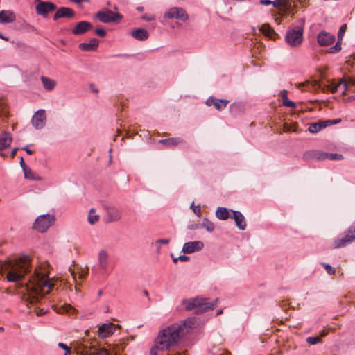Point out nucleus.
Returning <instances> with one entry per match:
<instances>
[{"mask_svg": "<svg viewBox=\"0 0 355 355\" xmlns=\"http://www.w3.org/2000/svg\"><path fill=\"white\" fill-rule=\"evenodd\" d=\"M200 227L207 230V231L211 232L214 230V224L207 218H204Z\"/></svg>", "mask_w": 355, "mask_h": 355, "instance_id": "e433bc0d", "label": "nucleus"}, {"mask_svg": "<svg viewBox=\"0 0 355 355\" xmlns=\"http://www.w3.org/2000/svg\"><path fill=\"white\" fill-rule=\"evenodd\" d=\"M44 88L47 91H52L56 86V81L46 76L40 78Z\"/></svg>", "mask_w": 355, "mask_h": 355, "instance_id": "2f4dec72", "label": "nucleus"}, {"mask_svg": "<svg viewBox=\"0 0 355 355\" xmlns=\"http://www.w3.org/2000/svg\"><path fill=\"white\" fill-rule=\"evenodd\" d=\"M92 28V24H77L76 27L72 29V33L74 35H81Z\"/></svg>", "mask_w": 355, "mask_h": 355, "instance_id": "7c9ffc66", "label": "nucleus"}, {"mask_svg": "<svg viewBox=\"0 0 355 355\" xmlns=\"http://www.w3.org/2000/svg\"><path fill=\"white\" fill-rule=\"evenodd\" d=\"M21 149L25 150L28 155H32L33 153V151L28 148V146H26Z\"/></svg>", "mask_w": 355, "mask_h": 355, "instance_id": "5fc2aeb1", "label": "nucleus"}, {"mask_svg": "<svg viewBox=\"0 0 355 355\" xmlns=\"http://www.w3.org/2000/svg\"><path fill=\"white\" fill-rule=\"evenodd\" d=\"M329 331L327 329H323L320 332L319 336H312V345L318 344L321 342L322 338L325 337Z\"/></svg>", "mask_w": 355, "mask_h": 355, "instance_id": "58836bf2", "label": "nucleus"}, {"mask_svg": "<svg viewBox=\"0 0 355 355\" xmlns=\"http://www.w3.org/2000/svg\"><path fill=\"white\" fill-rule=\"evenodd\" d=\"M272 5L278 10L279 15L282 17L293 15L291 0H275L272 1Z\"/></svg>", "mask_w": 355, "mask_h": 355, "instance_id": "9b49d317", "label": "nucleus"}, {"mask_svg": "<svg viewBox=\"0 0 355 355\" xmlns=\"http://www.w3.org/2000/svg\"><path fill=\"white\" fill-rule=\"evenodd\" d=\"M178 259L180 261H187L189 259V257L186 255H180L178 257Z\"/></svg>", "mask_w": 355, "mask_h": 355, "instance_id": "864d4df0", "label": "nucleus"}, {"mask_svg": "<svg viewBox=\"0 0 355 355\" xmlns=\"http://www.w3.org/2000/svg\"><path fill=\"white\" fill-rule=\"evenodd\" d=\"M60 18L77 19L76 12L69 8L61 7L57 10L53 16V20L57 21Z\"/></svg>", "mask_w": 355, "mask_h": 355, "instance_id": "f3484780", "label": "nucleus"}, {"mask_svg": "<svg viewBox=\"0 0 355 355\" xmlns=\"http://www.w3.org/2000/svg\"><path fill=\"white\" fill-rule=\"evenodd\" d=\"M347 30V24H343L339 28L337 36L336 43L328 49L327 53L329 54H336L341 51V44L343 41V35Z\"/></svg>", "mask_w": 355, "mask_h": 355, "instance_id": "4468645a", "label": "nucleus"}, {"mask_svg": "<svg viewBox=\"0 0 355 355\" xmlns=\"http://www.w3.org/2000/svg\"><path fill=\"white\" fill-rule=\"evenodd\" d=\"M115 331L113 324H103L98 329V334L101 338H107L112 335Z\"/></svg>", "mask_w": 355, "mask_h": 355, "instance_id": "5701e85b", "label": "nucleus"}, {"mask_svg": "<svg viewBox=\"0 0 355 355\" xmlns=\"http://www.w3.org/2000/svg\"><path fill=\"white\" fill-rule=\"evenodd\" d=\"M167 355H182V354H180V352H175V351H171L168 353Z\"/></svg>", "mask_w": 355, "mask_h": 355, "instance_id": "4d7b16f0", "label": "nucleus"}, {"mask_svg": "<svg viewBox=\"0 0 355 355\" xmlns=\"http://www.w3.org/2000/svg\"><path fill=\"white\" fill-rule=\"evenodd\" d=\"M279 96L282 100L283 105L288 107H295V103L293 101L288 100V92L286 90H282L279 93Z\"/></svg>", "mask_w": 355, "mask_h": 355, "instance_id": "473e14b6", "label": "nucleus"}, {"mask_svg": "<svg viewBox=\"0 0 355 355\" xmlns=\"http://www.w3.org/2000/svg\"><path fill=\"white\" fill-rule=\"evenodd\" d=\"M20 166L22 168L23 171H24L25 169L28 168L24 160V158L23 157H20Z\"/></svg>", "mask_w": 355, "mask_h": 355, "instance_id": "3c124183", "label": "nucleus"}, {"mask_svg": "<svg viewBox=\"0 0 355 355\" xmlns=\"http://www.w3.org/2000/svg\"><path fill=\"white\" fill-rule=\"evenodd\" d=\"M141 19L145 21H154L155 20V16L153 14H145L142 15Z\"/></svg>", "mask_w": 355, "mask_h": 355, "instance_id": "a18cd8bd", "label": "nucleus"}, {"mask_svg": "<svg viewBox=\"0 0 355 355\" xmlns=\"http://www.w3.org/2000/svg\"><path fill=\"white\" fill-rule=\"evenodd\" d=\"M308 85H309L308 82H306V83H300V84L299 85V88H300V89H303V88H302V87H305V86L308 87Z\"/></svg>", "mask_w": 355, "mask_h": 355, "instance_id": "13d9d810", "label": "nucleus"}, {"mask_svg": "<svg viewBox=\"0 0 355 355\" xmlns=\"http://www.w3.org/2000/svg\"><path fill=\"white\" fill-rule=\"evenodd\" d=\"M355 240V226H350L344 233L342 237L334 240L332 248H340L346 246Z\"/></svg>", "mask_w": 355, "mask_h": 355, "instance_id": "423d86ee", "label": "nucleus"}, {"mask_svg": "<svg viewBox=\"0 0 355 355\" xmlns=\"http://www.w3.org/2000/svg\"><path fill=\"white\" fill-rule=\"evenodd\" d=\"M35 9L37 14L45 17L49 12H53L56 9V6L50 1H39Z\"/></svg>", "mask_w": 355, "mask_h": 355, "instance_id": "dca6fc26", "label": "nucleus"}, {"mask_svg": "<svg viewBox=\"0 0 355 355\" xmlns=\"http://www.w3.org/2000/svg\"><path fill=\"white\" fill-rule=\"evenodd\" d=\"M99 44V41L96 38H92L88 43H80L79 48L82 51H95Z\"/></svg>", "mask_w": 355, "mask_h": 355, "instance_id": "bb28decb", "label": "nucleus"}, {"mask_svg": "<svg viewBox=\"0 0 355 355\" xmlns=\"http://www.w3.org/2000/svg\"><path fill=\"white\" fill-rule=\"evenodd\" d=\"M303 28L289 29L286 35V42L292 47H296L302 44L303 40Z\"/></svg>", "mask_w": 355, "mask_h": 355, "instance_id": "1a4fd4ad", "label": "nucleus"}, {"mask_svg": "<svg viewBox=\"0 0 355 355\" xmlns=\"http://www.w3.org/2000/svg\"><path fill=\"white\" fill-rule=\"evenodd\" d=\"M309 153L307 152L304 155V158L305 159H308L309 158Z\"/></svg>", "mask_w": 355, "mask_h": 355, "instance_id": "052dcab7", "label": "nucleus"}, {"mask_svg": "<svg viewBox=\"0 0 355 355\" xmlns=\"http://www.w3.org/2000/svg\"><path fill=\"white\" fill-rule=\"evenodd\" d=\"M170 243L169 239H160L157 240L156 243H161V244H168Z\"/></svg>", "mask_w": 355, "mask_h": 355, "instance_id": "8fccbe9b", "label": "nucleus"}, {"mask_svg": "<svg viewBox=\"0 0 355 355\" xmlns=\"http://www.w3.org/2000/svg\"><path fill=\"white\" fill-rule=\"evenodd\" d=\"M58 347L65 350V355H68L69 354H70V348L66 344L63 343H59Z\"/></svg>", "mask_w": 355, "mask_h": 355, "instance_id": "49530a36", "label": "nucleus"}, {"mask_svg": "<svg viewBox=\"0 0 355 355\" xmlns=\"http://www.w3.org/2000/svg\"><path fill=\"white\" fill-rule=\"evenodd\" d=\"M179 259L178 258H173V261L174 263H177V261H178Z\"/></svg>", "mask_w": 355, "mask_h": 355, "instance_id": "338daca9", "label": "nucleus"}, {"mask_svg": "<svg viewBox=\"0 0 355 355\" xmlns=\"http://www.w3.org/2000/svg\"><path fill=\"white\" fill-rule=\"evenodd\" d=\"M166 19H176L184 21L188 19L189 15L186 10L180 7H173L164 13Z\"/></svg>", "mask_w": 355, "mask_h": 355, "instance_id": "f8f14e48", "label": "nucleus"}, {"mask_svg": "<svg viewBox=\"0 0 355 355\" xmlns=\"http://www.w3.org/2000/svg\"><path fill=\"white\" fill-rule=\"evenodd\" d=\"M105 209L108 216V220L110 222L117 221L121 218V212L116 207L106 206Z\"/></svg>", "mask_w": 355, "mask_h": 355, "instance_id": "b1692460", "label": "nucleus"}, {"mask_svg": "<svg viewBox=\"0 0 355 355\" xmlns=\"http://www.w3.org/2000/svg\"><path fill=\"white\" fill-rule=\"evenodd\" d=\"M19 25L17 27H16L17 29L30 32L33 31V27L30 24H17Z\"/></svg>", "mask_w": 355, "mask_h": 355, "instance_id": "ea45409f", "label": "nucleus"}, {"mask_svg": "<svg viewBox=\"0 0 355 355\" xmlns=\"http://www.w3.org/2000/svg\"><path fill=\"white\" fill-rule=\"evenodd\" d=\"M159 143L163 144L166 146H175L180 144L184 143V141L180 137H171L159 141Z\"/></svg>", "mask_w": 355, "mask_h": 355, "instance_id": "c756f323", "label": "nucleus"}, {"mask_svg": "<svg viewBox=\"0 0 355 355\" xmlns=\"http://www.w3.org/2000/svg\"><path fill=\"white\" fill-rule=\"evenodd\" d=\"M204 244L200 241L187 242L183 245L182 251L184 254H191L193 252L201 250Z\"/></svg>", "mask_w": 355, "mask_h": 355, "instance_id": "6ab92c4d", "label": "nucleus"}, {"mask_svg": "<svg viewBox=\"0 0 355 355\" xmlns=\"http://www.w3.org/2000/svg\"><path fill=\"white\" fill-rule=\"evenodd\" d=\"M191 208L193 209V211L194 212V214L196 215H197L198 216H199L200 215V212H201V207L200 206H195L193 205V204H192L191 205Z\"/></svg>", "mask_w": 355, "mask_h": 355, "instance_id": "de8ad7c7", "label": "nucleus"}, {"mask_svg": "<svg viewBox=\"0 0 355 355\" xmlns=\"http://www.w3.org/2000/svg\"><path fill=\"white\" fill-rule=\"evenodd\" d=\"M95 33L99 37H105L106 35V31L103 28H98L95 30Z\"/></svg>", "mask_w": 355, "mask_h": 355, "instance_id": "09e8293b", "label": "nucleus"}, {"mask_svg": "<svg viewBox=\"0 0 355 355\" xmlns=\"http://www.w3.org/2000/svg\"><path fill=\"white\" fill-rule=\"evenodd\" d=\"M12 138L10 133L8 132H3L0 135V151L3 150L9 147L12 143Z\"/></svg>", "mask_w": 355, "mask_h": 355, "instance_id": "a878e982", "label": "nucleus"}, {"mask_svg": "<svg viewBox=\"0 0 355 355\" xmlns=\"http://www.w3.org/2000/svg\"><path fill=\"white\" fill-rule=\"evenodd\" d=\"M0 37L3 39L4 40H8V37H3V35H0Z\"/></svg>", "mask_w": 355, "mask_h": 355, "instance_id": "69168bd1", "label": "nucleus"}, {"mask_svg": "<svg viewBox=\"0 0 355 355\" xmlns=\"http://www.w3.org/2000/svg\"><path fill=\"white\" fill-rule=\"evenodd\" d=\"M233 214L232 218L234 219L236 226L239 229L244 230L246 227L245 217L239 211L231 210Z\"/></svg>", "mask_w": 355, "mask_h": 355, "instance_id": "393cba45", "label": "nucleus"}, {"mask_svg": "<svg viewBox=\"0 0 355 355\" xmlns=\"http://www.w3.org/2000/svg\"><path fill=\"white\" fill-rule=\"evenodd\" d=\"M347 88V84L344 80H341L336 85L333 86L331 88L332 93H342L343 94Z\"/></svg>", "mask_w": 355, "mask_h": 355, "instance_id": "72a5a7b5", "label": "nucleus"}, {"mask_svg": "<svg viewBox=\"0 0 355 355\" xmlns=\"http://www.w3.org/2000/svg\"><path fill=\"white\" fill-rule=\"evenodd\" d=\"M340 121V119H337L333 120L327 119L324 121H318V122L312 123V133H316L328 126L338 124Z\"/></svg>", "mask_w": 355, "mask_h": 355, "instance_id": "a211bd4d", "label": "nucleus"}, {"mask_svg": "<svg viewBox=\"0 0 355 355\" xmlns=\"http://www.w3.org/2000/svg\"><path fill=\"white\" fill-rule=\"evenodd\" d=\"M94 211V209H91L89 214L88 216V222L92 225L94 224L96 221H98L99 218L98 215H92V213Z\"/></svg>", "mask_w": 355, "mask_h": 355, "instance_id": "a19ab883", "label": "nucleus"}, {"mask_svg": "<svg viewBox=\"0 0 355 355\" xmlns=\"http://www.w3.org/2000/svg\"><path fill=\"white\" fill-rule=\"evenodd\" d=\"M229 101L226 99H218L213 96L209 97L206 101L207 106H214L218 111L225 109Z\"/></svg>", "mask_w": 355, "mask_h": 355, "instance_id": "aec40b11", "label": "nucleus"}, {"mask_svg": "<svg viewBox=\"0 0 355 355\" xmlns=\"http://www.w3.org/2000/svg\"><path fill=\"white\" fill-rule=\"evenodd\" d=\"M19 148H15L12 149L10 153V156L13 158L15 155H16L17 152L19 150Z\"/></svg>", "mask_w": 355, "mask_h": 355, "instance_id": "6e6d98bb", "label": "nucleus"}, {"mask_svg": "<svg viewBox=\"0 0 355 355\" xmlns=\"http://www.w3.org/2000/svg\"><path fill=\"white\" fill-rule=\"evenodd\" d=\"M45 313H46V311H44L43 309H41V310H39L37 312V315H42L44 314Z\"/></svg>", "mask_w": 355, "mask_h": 355, "instance_id": "bf43d9fd", "label": "nucleus"}, {"mask_svg": "<svg viewBox=\"0 0 355 355\" xmlns=\"http://www.w3.org/2000/svg\"><path fill=\"white\" fill-rule=\"evenodd\" d=\"M284 131L286 132H297V130L295 128V125H290L288 123H285L284 125Z\"/></svg>", "mask_w": 355, "mask_h": 355, "instance_id": "37998d69", "label": "nucleus"}, {"mask_svg": "<svg viewBox=\"0 0 355 355\" xmlns=\"http://www.w3.org/2000/svg\"><path fill=\"white\" fill-rule=\"evenodd\" d=\"M343 157L341 154L338 153H328V159L329 160H340Z\"/></svg>", "mask_w": 355, "mask_h": 355, "instance_id": "c03bdc74", "label": "nucleus"}, {"mask_svg": "<svg viewBox=\"0 0 355 355\" xmlns=\"http://www.w3.org/2000/svg\"><path fill=\"white\" fill-rule=\"evenodd\" d=\"M321 264L324 268L325 270L327 271V272L328 274H329V275L335 274V272H336L335 268L331 267L329 264L325 263H322Z\"/></svg>", "mask_w": 355, "mask_h": 355, "instance_id": "79ce46f5", "label": "nucleus"}, {"mask_svg": "<svg viewBox=\"0 0 355 355\" xmlns=\"http://www.w3.org/2000/svg\"><path fill=\"white\" fill-rule=\"evenodd\" d=\"M336 37L334 35L322 31L317 36V41L320 46H329L334 43Z\"/></svg>", "mask_w": 355, "mask_h": 355, "instance_id": "2eb2a0df", "label": "nucleus"}, {"mask_svg": "<svg viewBox=\"0 0 355 355\" xmlns=\"http://www.w3.org/2000/svg\"><path fill=\"white\" fill-rule=\"evenodd\" d=\"M131 35L137 40L144 41L148 38L149 33L146 29L135 28L131 31Z\"/></svg>", "mask_w": 355, "mask_h": 355, "instance_id": "cd10ccee", "label": "nucleus"}, {"mask_svg": "<svg viewBox=\"0 0 355 355\" xmlns=\"http://www.w3.org/2000/svg\"><path fill=\"white\" fill-rule=\"evenodd\" d=\"M53 286V279H50L40 270L35 269L28 282L20 284L19 292L22 295L24 303L28 306L29 304L37 303L40 298L50 293Z\"/></svg>", "mask_w": 355, "mask_h": 355, "instance_id": "f03ea898", "label": "nucleus"}, {"mask_svg": "<svg viewBox=\"0 0 355 355\" xmlns=\"http://www.w3.org/2000/svg\"><path fill=\"white\" fill-rule=\"evenodd\" d=\"M307 130L311 132V125H309Z\"/></svg>", "mask_w": 355, "mask_h": 355, "instance_id": "774afa93", "label": "nucleus"}, {"mask_svg": "<svg viewBox=\"0 0 355 355\" xmlns=\"http://www.w3.org/2000/svg\"><path fill=\"white\" fill-rule=\"evenodd\" d=\"M218 299L209 302L206 299L195 297L183 300L182 304L184 306L187 311L194 310L197 314H201L209 310H212L216 306Z\"/></svg>", "mask_w": 355, "mask_h": 355, "instance_id": "20e7f679", "label": "nucleus"}, {"mask_svg": "<svg viewBox=\"0 0 355 355\" xmlns=\"http://www.w3.org/2000/svg\"><path fill=\"white\" fill-rule=\"evenodd\" d=\"M137 10L138 11H139V12H141V11H143L144 8H143V7H138V8H137Z\"/></svg>", "mask_w": 355, "mask_h": 355, "instance_id": "0e129e2a", "label": "nucleus"}, {"mask_svg": "<svg viewBox=\"0 0 355 355\" xmlns=\"http://www.w3.org/2000/svg\"><path fill=\"white\" fill-rule=\"evenodd\" d=\"M24 171V177L26 179L32 180H37L40 181L42 180V178L37 174H35L31 168H26Z\"/></svg>", "mask_w": 355, "mask_h": 355, "instance_id": "c9c22d12", "label": "nucleus"}, {"mask_svg": "<svg viewBox=\"0 0 355 355\" xmlns=\"http://www.w3.org/2000/svg\"><path fill=\"white\" fill-rule=\"evenodd\" d=\"M18 20L19 18L12 10H7L0 12V22H14Z\"/></svg>", "mask_w": 355, "mask_h": 355, "instance_id": "4be33fe9", "label": "nucleus"}, {"mask_svg": "<svg viewBox=\"0 0 355 355\" xmlns=\"http://www.w3.org/2000/svg\"><path fill=\"white\" fill-rule=\"evenodd\" d=\"M31 123L33 126L36 129L43 128L46 123L45 110L43 109L37 110L33 116Z\"/></svg>", "mask_w": 355, "mask_h": 355, "instance_id": "ddd939ff", "label": "nucleus"}, {"mask_svg": "<svg viewBox=\"0 0 355 355\" xmlns=\"http://www.w3.org/2000/svg\"><path fill=\"white\" fill-rule=\"evenodd\" d=\"M55 221V217L50 214H43L38 216L34 223V227L40 232H45Z\"/></svg>", "mask_w": 355, "mask_h": 355, "instance_id": "6e6552de", "label": "nucleus"}, {"mask_svg": "<svg viewBox=\"0 0 355 355\" xmlns=\"http://www.w3.org/2000/svg\"><path fill=\"white\" fill-rule=\"evenodd\" d=\"M76 348L78 353L80 355H112L110 352L92 346L88 342L78 343Z\"/></svg>", "mask_w": 355, "mask_h": 355, "instance_id": "39448f33", "label": "nucleus"}, {"mask_svg": "<svg viewBox=\"0 0 355 355\" xmlns=\"http://www.w3.org/2000/svg\"><path fill=\"white\" fill-rule=\"evenodd\" d=\"M98 264L101 269L106 270L108 267V254L105 250H101L98 253Z\"/></svg>", "mask_w": 355, "mask_h": 355, "instance_id": "c85d7f7f", "label": "nucleus"}, {"mask_svg": "<svg viewBox=\"0 0 355 355\" xmlns=\"http://www.w3.org/2000/svg\"><path fill=\"white\" fill-rule=\"evenodd\" d=\"M103 294V291L102 290H99L98 292V296L100 297Z\"/></svg>", "mask_w": 355, "mask_h": 355, "instance_id": "e2e57ef3", "label": "nucleus"}, {"mask_svg": "<svg viewBox=\"0 0 355 355\" xmlns=\"http://www.w3.org/2000/svg\"><path fill=\"white\" fill-rule=\"evenodd\" d=\"M259 3L264 6L272 5V1L270 0H259Z\"/></svg>", "mask_w": 355, "mask_h": 355, "instance_id": "603ef678", "label": "nucleus"}, {"mask_svg": "<svg viewBox=\"0 0 355 355\" xmlns=\"http://www.w3.org/2000/svg\"><path fill=\"white\" fill-rule=\"evenodd\" d=\"M313 158L318 160L328 159V153L321 151H312V159Z\"/></svg>", "mask_w": 355, "mask_h": 355, "instance_id": "4c0bfd02", "label": "nucleus"}, {"mask_svg": "<svg viewBox=\"0 0 355 355\" xmlns=\"http://www.w3.org/2000/svg\"><path fill=\"white\" fill-rule=\"evenodd\" d=\"M122 19V15L108 9L100 10L93 17V20L98 19L101 22H116Z\"/></svg>", "mask_w": 355, "mask_h": 355, "instance_id": "0eeeda50", "label": "nucleus"}, {"mask_svg": "<svg viewBox=\"0 0 355 355\" xmlns=\"http://www.w3.org/2000/svg\"><path fill=\"white\" fill-rule=\"evenodd\" d=\"M259 31H260L266 37L275 40L278 36L277 33L275 31L273 28L270 26L269 24H261L257 26Z\"/></svg>", "mask_w": 355, "mask_h": 355, "instance_id": "412c9836", "label": "nucleus"}, {"mask_svg": "<svg viewBox=\"0 0 355 355\" xmlns=\"http://www.w3.org/2000/svg\"><path fill=\"white\" fill-rule=\"evenodd\" d=\"M306 341L309 343V344H311V336H309L306 338Z\"/></svg>", "mask_w": 355, "mask_h": 355, "instance_id": "680f3d73", "label": "nucleus"}, {"mask_svg": "<svg viewBox=\"0 0 355 355\" xmlns=\"http://www.w3.org/2000/svg\"><path fill=\"white\" fill-rule=\"evenodd\" d=\"M327 76L326 68H317L315 69V75L312 76V90L313 89H324L326 84L324 82Z\"/></svg>", "mask_w": 355, "mask_h": 355, "instance_id": "9d476101", "label": "nucleus"}, {"mask_svg": "<svg viewBox=\"0 0 355 355\" xmlns=\"http://www.w3.org/2000/svg\"><path fill=\"white\" fill-rule=\"evenodd\" d=\"M198 324V320L195 317H191L162 330L155 340V345L151 347L149 355H157L158 350H167L174 346Z\"/></svg>", "mask_w": 355, "mask_h": 355, "instance_id": "f257e3e1", "label": "nucleus"}, {"mask_svg": "<svg viewBox=\"0 0 355 355\" xmlns=\"http://www.w3.org/2000/svg\"><path fill=\"white\" fill-rule=\"evenodd\" d=\"M31 259L28 256L8 259L4 263V269L7 271L6 279L10 282H19L30 271Z\"/></svg>", "mask_w": 355, "mask_h": 355, "instance_id": "7ed1b4c3", "label": "nucleus"}, {"mask_svg": "<svg viewBox=\"0 0 355 355\" xmlns=\"http://www.w3.org/2000/svg\"><path fill=\"white\" fill-rule=\"evenodd\" d=\"M216 217L220 220H227L230 217V213L227 208L219 207L216 212Z\"/></svg>", "mask_w": 355, "mask_h": 355, "instance_id": "f704fd0d", "label": "nucleus"}]
</instances>
